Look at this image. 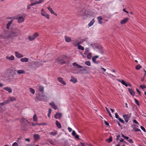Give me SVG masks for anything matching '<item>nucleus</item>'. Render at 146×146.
Listing matches in <instances>:
<instances>
[{
	"label": "nucleus",
	"mask_w": 146,
	"mask_h": 146,
	"mask_svg": "<svg viewBox=\"0 0 146 146\" xmlns=\"http://www.w3.org/2000/svg\"><path fill=\"white\" fill-rule=\"evenodd\" d=\"M141 68V66L140 65H138L136 66L135 68L136 69L138 70H139Z\"/></svg>",
	"instance_id": "nucleus-44"
},
{
	"label": "nucleus",
	"mask_w": 146,
	"mask_h": 146,
	"mask_svg": "<svg viewBox=\"0 0 146 146\" xmlns=\"http://www.w3.org/2000/svg\"><path fill=\"white\" fill-rule=\"evenodd\" d=\"M74 136L75 138V139H79V136L78 135L76 134Z\"/></svg>",
	"instance_id": "nucleus-59"
},
{
	"label": "nucleus",
	"mask_w": 146,
	"mask_h": 146,
	"mask_svg": "<svg viewBox=\"0 0 146 146\" xmlns=\"http://www.w3.org/2000/svg\"><path fill=\"white\" fill-rule=\"evenodd\" d=\"M38 88H39V91L43 93L44 91V87L42 86H39Z\"/></svg>",
	"instance_id": "nucleus-31"
},
{
	"label": "nucleus",
	"mask_w": 146,
	"mask_h": 146,
	"mask_svg": "<svg viewBox=\"0 0 146 146\" xmlns=\"http://www.w3.org/2000/svg\"><path fill=\"white\" fill-rule=\"evenodd\" d=\"M30 1L31 2V3H34V2H35V1H37L36 0H30Z\"/></svg>",
	"instance_id": "nucleus-63"
},
{
	"label": "nucleus",
	"mask_w": 146,
	"mask_h": 146,
	"mask_svg": "<svg viewBox=\"0 0 146 146\" xmlns=\"http://www.w3.org/2000/svg\"><path fill=\"white\" fill-rule=\"evenodd\" d=\"M68 129L69 131L70 132H71L72 131V128H70L69 127H68Z\"/></svg>",
	"instance_id": "nucleus-56"
},
{
	"label": "nucleus",
	"mask_w": 146,
	"mask_h": 146,
	"mask_svg": "<svg viewBox=\"0 0 146 146\" xmlns=\"http://www.w3.org/2000/svg\"><path fill=\"white\" fill-rule=\"evenodd\" d=\"M44 2V0H39L38 1H35L34 3H32L27 6V9H29L31 8V6H33L42 3Z\"/></svg>",
	"instance_id": "nucleus-3"
},
{
	"label": "nucleus",
	"mask_w": 146,
	"mask_h": 146,
	"mask_svg": "<svg viewBox=\"0 0 146 146\" xmlns=\"http://www.w3.org/2000/svg\"><path fill=\"white\" fill-rule=\"evenodd\" d=\"M117 80L119 82L121 83V84L125 86L126 87H131V84H129V83L125 82L124 80H120L119 79H117Z\"/></svg>",
	"instance_id": "nucleus-8"
},
{
	"label": "nucleus",
	"mask_w": 146,
	"mask_h": 146,
	"mask_svg": "<svg viewBox=\"0 0 146 146\" xmlns=\"http://www.w3.org/2000/svg\"><path fill=\"white\" fill-rule=\"evenodd\" d=\"M49 105H50L51 107L53 108L54 110H56L57 109V106L56 105L55 103L53 102H51L49 103Z\"/></svg>",
	"instance_id": "nucleus-17"
},
{
	"label": "nucleus",
	"mask_w": 146,
	"mask_h": 146,
	"mask_svg": "<svg viewBox=\"0 0 146 146\" xmlns=\"http://www.w3.org/2000/svg\"><path fill=\"white\" fill-rule=\"evenodd\" d=\"M133 122L137 124H139L138 123L137 121L135 119H134L133 121Z\"/></svg>",
	"instance_id": "nucleus-57"
},
{
	"label": "nucleus",
	"mask_w": 146,
	"mask_h": 146,
	"mask_svg": "<svg viewBox=\"0 0 146 146\" xmlns=\"http://www.w3.org/2000/svg\"><path fill=\"white\" fill-rule=\"evenodd\" d=\"M44 95H39L36 97V99L39 101H44Z\"/></svg>",
	"instance_id": "nucleus-12"
},
{
	"label": "nucleus",
	"mask_w": 146,
	"mask_h": 146,
	"mask_svg": "<svg viewBox=\"0 0 146 146\" xmlns=\"http://www.w3.org/2000/svg\"><path fill=\"white\" fill-rule=\"evenodd\" d=\"M58 132L57 131L55 132H52L50 133L49 134L55 136L57 134Z\"/></svg>",
	"instance_id": "nucleus-35"
},
{
	"label": "nucleus",
	"mask_w": 146,
	"mask_h": 146,
	"mask_svg": "<svg viewBox=\"0 0 146 146\" xmlns=\"http://www.w3.org/2000/svg\"><path fill=\"white\" fill-rule=\"evenodd\" d=\"M16 71L18 74H25V71L23 70H19Z\"/></svg>",
	"instance_id": "nucleus-23"
},
{
	"label": "nucleus",
	"mask_w": 146,
	"mask_h": 146,
	"mask_svg": "<svg viewBox=\"0 0 146 146\" xmlns=\"http://www.w3.org/2000/svg\"><path fill=\"white\" fill-rule=\"evenodd\" d=\"M105 124L107 126H108L109 125V123L106 121H104Z\"/></svg>",
	"instance_id": "nucleus-61"
},
{
	"label": "nucleus",
	"mask_w": 146,
	"mask_h": 146,
	"mask_svg": "<svg viewBox=\"0 0 146 146\" xmlns=\"http://www.w3.org/2000/svg\"><path fill=\"white\" fill-rule=\"evenodd\" d=\"M89 53L88 48H86L85 49V52L84 54L87 55L88 54H89Z\"/></svg>",
	"instance_id": "nucleus-36"
},
{
	"label": "nucleus",
	"mask_w": 146,
	"mask_h": 146,
	"mask_svg": "<svg viewBox=\"0 0 146 146\" xmlns=\"http://www.w3.org/2000/svg\"><path fill=\"white\" fill-rule=\"evenodd\" d=\"M87 39V38H86L83 39L82 41L78 42L76 44L75 42L74 43V44L75 46H78V48L79 49L81 50H84V47L83 46L80 45H79V44L82 43L83 42L86 41Z\"/></svg>",
	"instance_id": "nucleus-2"
},
{
	"label": "nucleus",
	"mask_w": 146,
	"mask_h": 146,
	"mask_svg": "<svg viewBox=\"0 0 146 146\" xmlns=\"http://www.w3.org/2000/svg\"><path fill=\"white\" fill-rule=\"evenodd\" d=\"M20 34V31L18 29H13L9 31L7 30H4L2 35L0 34V38L9 39L12 38L13 37H17Z\"/></svg>",
	"instance_id": "nucleus-1"
},
{
	"label": "nucleus",
	"mask_w": 146,
	"mask_h": 146,
	"mask_svg": "<svg viewBox=\"0 0 146 146\" xmlns=\"http://www.w3.org/2000/svg\"><path fill=\"white\" fill-rule=\"evenodd\" d=\"M6 57L7 59L10 60H13L15 59L13 55H11L10 56H7Z\"/></svg>",
	"instance_id": "nucleus-22"
},
{
	"label": "nucleus",
	"mask_w": 146,
	"mask_h": 146,
	"mask_svg": "<svg viewBox=\"0 0 146 146\" xmlns=\"http://www.w3.org/2000/svg\"><path fill=\"white\" fill-rule=\"evenodd\" d=\"M56 124L57 127L59 128L60 129L61 128V126L60 123L57 121H56Z\"/></svg>",
	"instance_id": "nucleus-29"
},
{
	"label": "nucleus",
	"mask_w": 146,
	"mask_h": 146,
	"mask_svg": "<svg viewBox=\"0 0 146 146\" xmlns=\"http://www.w3.org/2000/svg\"><path fill=\"white\" fill-rule=\"evenodd\" d=\"M118 119L122 123H124V121L121 118H119Z\"/></svg>",
	"instance_id": "nucleus-46"
},
{
	"label": "nucleus",
	"mask_w": 146,
	"mask_h": 146,
	"mask_svg": "<svg viewBox=\"0 0 146 146\" xmlns=\"http://www.w3.org/2000/svg\"><path fill=\"white\" fill-rule=\"evenodd\" d=\"M112 138L111 136H110L108 139H107V141L108 143H110L112 141Z\"/></svg>",
	"instance_id": "nucleus-37"
},
{
	"label": "nucleus",
	"mask_w": 146,
	"mask_h": 146,
	"mask_svg": "<svg viewBox=\"0 0 146 146\" xmlns=\"http://www.w3.org/2000/svg\"><path fill=\"white\" fill-rule=\"evenodd\" d=\"M141 128L143 131L144 132H146L145 129L143 127L141 126Z\"/></svg>",
	"instance_id": "nucleus-51"
},
{
	"label": "nucleus",
	"mask_w": 146,
	"mask_h": 146,
	"mask_svg": "<svg viewBox=\"0 0 146 146\" xmlns=\"http://www.w3.org/2000/svg\"><path fill=\"white\" fill-rule=\"evenodd\" d=\"M78 146H85L84 144L83 143H81L80 144L78 145Z\"/></svg>",
	"instance_id": "nucleus-58"
},
{
	"label": "nucleus",
	"mask_w": 146,
	"mask_h": 146,
	"mask_svg": "<svg viewBox=\"0 0 146 146\" xmlns=\"http://www.w3.org/2000/svg\"><path fill=\"white\" fill-rule=\"evenodd\" d=\"M84 11L83 10H81L80 11V13L78 14L79 15H81L82 16H83L86 15V13L85 12L84 13Z\"/></svg>",
	"instance_id": "nucleus-33"
},
{
	"label": "nucleus",
	"mask_w": 146,
	"mask_h": 146,
	"mask_svg": "<svg viewBox=\"0 0 146 146\" xmlns=\"http://www.w3.org/2000/svg\"><path fill=\"white\" fill-rule=\"evenodd\" d=\"M106 110L107 112H108V113H109L110 112V111H109V110L108 108L107 107H106Z\"/></svg>",
	"instance_id": "nucleus-64"
},
{
	"label": "nucleus",
	"mask_w": 146,
	"mask_h": 146,
	"mask_svg": "<svg viewBox=\"0 0 146 146\" xmlns=\"http://www.w3.org/2000/svg\"><path fill=\"white\" fill-rule=\"evenodd\" d=\"M131 113H130L129 114H125L123 115V119H125V122L127 123L128 122L129 120V118L131 117Z\"/></svg>",
	"instance_id": "nucleus-10"
},
{
	"label": "nucleus",
	"mask_w": 146,
	"mask_h": 146,
	"mask_svg": "<svg viewBox=\"0 0 146 146\" xmlns=\"http://www.w3.org/2000/svg\"><path fill=\"white\" fill-rule=\"evenodd\" d=\"M47 9L51 14H54L56 16L57 15V14L54 12L50 6L48 7H47Z\"/></svg>",
	"instance_id": "nucleus-15"
},
{
	"label": "nucleus",
	"mask_w": 146,
	"mask_h": 146,
	"mask_svg": "<svg viewBox=\"0 0 146 146\" xmlns=\"http://www.w3.org/2000/svg\"><path fill=\"white\" fill-rule=\"evenodd\" d=\"M76 133L75 131L73 130L72 131V135L73 136H74L75 135H76Z\"/></svg>",
	"instance_id": "nucleus-55"
},
{
	"label": "nucleus",
	"mask_w": 146,
	"mask_h": 146,
	"mask_svg": "<svg viewBox=\"0 0 146 146\" xmlns=\"http://www.w3.org/2000/svg\"><path fill=\"white\" fill-rule=\"evenodd\" d=\"M107 74L108 76L110 78L115 77V76L111 74L107 73Z\"/></svg>",
	"instance_id": "nucleus-42"
},
{
	"label": "nucleus",
	"mask_w": 146,
	"mask_h": 146,
	"mask_svg": "<svg viewBox=\"0 0 146 146\" xmlns=\"http://www.w3.org/2000/svg\"><path fill=\"white\" fill-rule=\"evenodd\" d=\"M128 19V18H125L122 20L121 21L120 23L121 24H125L127 21Z\"/></svg>",
	"instance_id": "nucleus-28"
},
{
	"label": "nucleus",
	"mask_w": 146,
	"mask_h": 146,
	"mask_svg": "<svg viewBox=\"0 0 146 146\" xmlns=\"http://www.w3.org/2000/svg\"><path fill=\"white\" fill-rule=\"evenodd\" d=\"M72 65L74 66H76L78 68H82V66L78 64H77L76 62H74L72 64Z\"/></svg>",
	"instance_id": "nucleus-30"
},
{
	"label": "nucleus",
	"mask_w": 146,
	"mask_h": 146,
	"mask_svg": "<svg viewBox=\"0 0 146 146\" xmlns=\"http://www.w3.org/2000/svg\"><path fill=\"white\" fill-rule=\"evenodd\" d=\"M97 19L98 23L100 24H102V21L103 19L102 17L101 16H98L97 17Z\"/></svg>",
	"instance_id": "nucleus-19"
},
{
	"label": "nucleus",
	"mask_w": 146,
	"mask_h": 146,
	"mask_svg": "<svg viewBox=\"0 0 146 146\" xmlns=\"http://www.w3.org/2000/svg\"><path fill=\"white\" fill-rule=\"evenodd\" d=\"M45 62V61H40L38 62H32L35 67L38 68L40 66L42 65L43 62Z\"/></svg>",
	"instance_id": "nucleus-7"
},
{
	"label": "nucleus",
	"mask_w": 146,
	"mask_h": 146,
	"mask_svg": "<svg viewBox=\"0 0 146 146\" xmlns=\"http://www.w3.org/2000/svg\"><path fill=\"white\" fill-rule=\"evenodd\" d=\"M30 92L33 94H34L35 93V90L34 89L31 88H30Z\"/></svg>",
	"instance_id": "nucleus-40"
},
{
	"label": "nucleus",
	"mask_w": 146,
	"mask_h": 146,
	"mask_svg": "<svg viewBox=\"0 0 146 146\" xmlns=\"http://www.w3.org/2000/svg\"><path fill=\"white\" fill-rule=\"evenodd\" d=\"M115 117L118 119L119 118V115H118L117 113H116L115 114Z\"/></svg>",
	"instance_id": "nucleus-52"
},
{
	"label": "nucleus",
	"mask_w": 146,
	"mask_h": 146,
	"mask_svg": "<svg viewBox=\"0 0 146 146\" xmlns=\"http://www.w3.org/2000/svg\"><path fill=\"white\" fill-rule=\"evenodd\" d=\"M133 129L135 131H141V130L140 129H138L135 127H133Z\"/></svg>",
	"instance_id": "nucleus-48"
},
{
	"label": "nucleus",
	"mask_w": 146,
	"mask_h": 146,
	"mask_svg": "<svg viewBox=\"0 0 146 146\" xmlns=\"http://www.w3.org/2000/svg\"><path fill=\"white\" fill-rule=\"evenodd\" d=\"M33 120L35 121H37V119L36 114H35L33 117Z\"/></svg>",
	"instance_id": "nucleus-38"
},
{
	"label": "nucleus",
	"mask_w": 146,
	"mask_h": 146,
	"mask_svg": "<svg viewBox=\"0 0 146 146\" xmlns=\"http://www.w3.org/2000/svg\"><path fill=\"white\" fill-rule=\"evenodd\" d=\"M40 12L41 15L42 16L46 17L48 19H49V15L43 9H41Z\"/></svg>",
	"instance_id": "nucleus-6"
},
{
	"label": "nucleus",
	"mask_w": 146,
	"mask_h": 146,
	"mask_svg": "<svg viewBox=\"0 0 146 146\" xmlns=\"http://www.w3.org/2000/svg\"><path fill=\"white\" fill-rule=\"evenodd\" d=\"M51 112V110L50 108H49L48 110V116L49 118H50V114Z\"/></svg>",
	"instance_id": "nucleus-39"
},
{
	"label": "nucleus",
	"mask_w": 146,
	"mask_h": 146,
	"mask_svg": "<svg viewBox=\"0 0 146 146\" xmlns=\"http://www.w3.org/2000/svg\"><path fill=\"white\" fill-rule=\"evenodd\" d=\"M128 141L130 143H133L134 142L133 141V140L131 139H129Z\"/></svg>",
	"instance_id": "nucleus-53"
},
{
	"label": "nucleus",
	"mask_w": 146,
	"mask_h": 146,
	"mask_svg": "<svg viewBox=\"0 0 146 146\" xmlns=\"http://www.w3.org/2000/svg\"><path fill=\"white\" fill-rule=\"evenodd\" d=\"M87 58L88 59H90L92 57L91 54L90 53H89L87 55Z\"/></svg>",
	"instance_id": "nucleus-43"
},
{
	"label": "nucleus",
	"mask_w": 146,
	"mask_h": 146,
	"mask_svg": "<svg viewBox=\"0 0 146 146\" xmlns=\"http://www.w3.org/2000/svg\"><path fill=\"white\" fill-rule=\"evenodd\" d=\"M62 116V114L59 113H57L54 115V117L56 119H60Z\"/></svg>",
	"instance_id": "nucleus-18"
},
{
	"label": "nucleus",
	"mask_w": 146,
	"mask_h": 146,
	"mask_svg": "<svg viewBox=\"0 0 146 146\" xmlns=\"http://www.w3.org/2000/svg\"><path fill=\"white\" fill-rule=\"evenodd\" d=\"M32 124L33 126H35L36 125H42V124L34 123H32Z\"/></svg>",
	"instance_id": "nucleus-45"
},
{
	"label": "nucleus",
	"mask_w": 146,
	"mask_h": 146,
	"mask_svg": "<svg viewBox=\"0 0 146 146\" xmlns=\"http://www.w3.org/2000/svg\"><path fill=\"white\" fill-rule=\"evenodd\" d=\"M95 22V21L94 19L92 20L90 22L88 23V26L89 27H90L92 26Z\"/></svg>",
	"instance_id": "nucleus-27"
},
{
	"label": "nucleus",
	"mask_w": 146,
	"mask_h": 146,
	"mask_svg": "<svg viewBox=\"0 0 146 146\" xmlns=\"http://www.w3.org/2000/svg\"><path fill=\"white\" fill-rule=\"evenodd\" d=\"M120 137H121L120 135H117V137L116 139V141H118L119 140Z\"/></svg>",
	"instance_id": "nucleus-49"
},
{
	"label": "nucleus",
	"mask_w": 146,
	"mask_h": 146,
	"mask_svg": "<svg viewBox=\"0 0 146 146\" xmlns=\"http://www.w3.org/2000/svg\"><path fill=\"white\" fill-rule=\"evenodd\" d=\"M33 137L35 140H37L40 138L39 135L38 134H34L33 135Z\"/></svg>",
	"instance_id": "nucleus-25"
},
{
	"label": "nucleus",
	"mask_w": 146,
	"mask_h": 146,
	"mask_svg": "<svg viewBox=\"0 0 146 146\" xmlns=\"http://www.w3.org/2000/svg\"><path fill=\"white\" fill-rule=\"evenodd\" d=\"M39 35L38 33H35L33 35H30L28 37V39L30 41L34 40L36 37Z\"/></svg>",
	"instance_id": "nucleus-5"
},
{
	"label": "nucleus",
	"mask_w": 146,
	"mask_h": 146,
	"mask_svg": "<svg viewBox=\"0 0 146 146\" xmlns=\"http://www.w3.org/2000/svg\"><path fill=\"white\" fill-rule=\"evenodd\" d=\"M85 64L89 66H90L91 65V63L90 61H87L85 62Z\"/></svg>",
	"instance_id": "nucleus-41"
},
{
	"label": "nucleus",
	"mask_w": 146,
	"mask_h": 146,
	"mask_svg": "<svg viewBox=\"0 0 146 146\" xmlns=\"http://www.w3.org/2000/svg\"><path fill=\"white\" fill-rule=\"evenodd\" d=\"M99 57V56H95L93 57L92 58V60L93 62L95 63V64H97L98 62L96 61L95 60L97 58H98Z\"/></svg>",
	"instance_id": "nucleus-20"
},
{
	"label": "nucleus",
	"mask_w": 146,
	"mask_h": 146,
	"mask_svg": "<svg viewBox=\"0 0 146 146\" xmlns=\"http://www.w3.org/2000/svg\"><path fill=\"white\" fill-rule=\"evenodd\" d=\"M57 79L58 81L63 85H65L66 84V83L63 80V78L59 77L57 78Z\"/></svg>",
	"instance_id": "nucleus-13"
},
{
	"label": "nucleus",
	"mask_w": 146,
	"mask_h": 146,
	"mask_svg": "<svg viewBox=\"0 0 146 146\" xmlns=\"http://www.w3.org/2000/svg\"><path fill=\"white\" fill-rule=\"evenodd\" d=\"M70 81L73 82L74 84H75L77 82V80L76 78H75L73 76H72L71 77Z\"/></svg>",
	"instance_id": "nucleus-16"
},
{
	"label": "nucleus",
	"mask_w": 146,
	"mask_h": 146,
	"mask_svg": "<svg viewBox=\"0 0 146 146\" xmlns=\"http://www.w3.org/2000/svg\"><path fill=\"white\" fill-rule=\"evenodd\" d=\"M101 70H102L104 72H105L106 70V69L102 67L101 68Z\"/></svg>",
	"instance_id": "nucleus-60"
},
{
	"label": "nucleus",
	"mask_w": 146,
	"mask_h": 146,
	"mask_svg": "<svg viewBox=\"0 0 146 146\" xmlns=\"http://www.w3.org/2000/svg\"><path fill=\"white\" fill-rule=\"evenodd\" d=\"M12 146H19V145L18 143L16 142H15L13 143Z\"/></svg>",
	"instance_id": "nucleus-50"
},
{
	"label": "nucleus",
	"mask_w": 146,
	"mask_h": 146,
	"mask_svg": "<svg viewBox=\"0 0 146 146\" xmlns=\"http://www.w3.org/2000/svg\"><path fill=\"white\" fill-rule=\"evenodd\" d=\"M25 16V15H24L23 16L19 17L15 19L18 20V22L19 23H21L24 21Z\"/></svg>",
	"instance_id": "nucleus-9"
},
{
	"label": "nucleus",
	"mask_w": 146,
	"mask_h": 146,
	"mask_svg": "<svg viewBox=\"0 0 146 146\" xmlns=\"http://www.w3.org/2000/svg\"><path fill=\"white\" fill-rule=\"evenodd\" d=\"M15 56L18 58H20L23 57V55L22 54L17 51L15 52Z\"/></svg>",
	"instance_id": "nucleus-11"
},
{
	"label": "nucleus",
	"mask_w": 146,
	"mask_h": 146,
	"mask_svg": "<svg viewBox=\"0 0 146 146\" xmlns=\"http://www.w3.org/2000/svg\"><path fill=\"white\" fill-rule=\"evenodd\" d=\"M29 58H21L20 59L21 61L22 62H27L29 60Z\"/></svg>",
	"instance_id": "nucleus-26"
},
{
	"label": "nucleus",
	"mask_w": 146,
	"mask_h": 146,
	"mask_svg": "<svg viewBox=\"0 0 146 146\" xmlns=\"http://www.w3.org/2000/svg\"><path fill=\"white\" fill-rule=\"evenodd\" d=\"M16 100V98L14 97H9L6 101L0 103V105L2 106L5 105L6 104L9 103L11 102H13Z\"/></svg>",
	"instance_id": "nucleus-4"
},
{
	"label": "nucleus",
	"mask_w": 146,
	"mask_h": 146,
	"mask_svg": "<svg viewBox=\"0 0 146 146\" xmlns=\"http://www.w3.org/2000/svg\"><path fill=\"white\" fill-rule=\"evenodd\" d=\"M65 40L66 42H69L71 40V38L68 36H65Z\"/></svg>",
	"instance_id": "nucleus-34"
},
{
	"label": "nucleus",
	"mask_w": 146,
	"mask_h": 146,
	"mask_svg": "<svg viewBox=\"0 0 146 146\" xmlns=\"http://www.w3.org/2000/svg\"><path fill=\"white\" fill-rule=\"evenodd\" d=\"M123 11L125 12L126 13H128V12L126 10L124 9H123Z\"/></svg>",
	"instance_id": "nucleus-62"
},
{
	"label": "nucleus",
	"mask_w": 146,
	"mask_h": 146,
	"mask_svg": "<svg viewBox=\"0 0 146 146\" xmlns=\"http://www.w3.org/2000/svg\"><path fill=\"white\" fill-rule=\"evenodd\" d=\"M140 87L142 89H143L144 88H146L144 85H141Z\"/></svg>",
	"instance_id": "nucleus-54"
},
{
	"label": "nucleus",
	"mask_w": 146,
	"mask_h": 146,
	"mask_svg": "<svg viewBox=\"0 0 146 146\" xmlns=\"http://www.w3.org/2000/svg\"><path fill=\"white\" fill-rule=\"evenodd\" d=\"M135 104L138 106H139V103L138 101L136 99H135Z\"/></svg>",
	"instance_id": "nucleus-47"
},
{
	"label": "nucleus",
	"mask_w": 146,
	"mask_h": 146,
	"mask_svg": "<svg viewBox=\"0 0 146 146\" xmlns=\"http://www.w3.org/2000/svg\"><path fill=\"white\" fill-rule=\"evenodd\" d=\"M6 91H7L9 93H11L12 92V89L9 87H6L3 88Z\"/></svg>",
	"instance_id": "nucleus-21"
},
{
	"label": "nucleus",
	"mask_w": 146,
	"mask_h": 146,
	"mask_svg": "<svg viewBox=\"0 0 146 146\" xmlns=\"http://www.w3.org/2000/svg\"><path fill=\"white\" fill-rule=\"evenodd\" d=\"M128 91L131 95L132 96H134L135 95V93L132 89L129 88Z\"/></svg>",
	"instance_id": "nucleus-32"
},
{
	"label": "nucleus",
	"mask_w": 146,
	"mask_h": 146,
	"mask_svg": "<svg viewBox=\"0 0 146 146\" xmlns=\"http://www.w3.org/2000/svg\"><path fill=\"white\" fill-rule=\"evenodd\" d=\"M13 21V20L11 21H9V22H8L6 26V28L8 30L9 29L10 26L12 24Z\"/></svg>",
	"instance_id": "nucleus-24"
},
{
	"label": "nucleus",
	"mask_w": 146,
	"mask_h": 146,
	"mask_svg": "<svg viewBox=\"0 0 146 146\" xmlns=\"http://www.w3.org/2000/svg\"><path fill=\"white\" fill-rule=\"evenodd\" d=\"M56 62L59 63L64 64L65 63V62H64L63 60L61 57H59L57 58L56 60Z\"/></svg>",
	"instance_id": "nucleus-14"
}]
</instances>
